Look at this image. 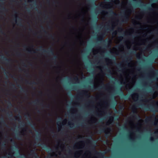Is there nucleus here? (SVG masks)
I'll list each match as a JSON object with an SVG mask.
<instances>
[{
	"label": "nucleus",
	"mask_w": 158,
	"mask_h": 158,
	"mask_svg": "<svg viewBox=\"0 0 158 158\" xmlns=\"http://www.w3.org/2000/svg\"><path fill=\"white\" fill-rule=\"evenodd\" d=\"M155 107L152 105H150L147 106H144L141 104L140 106L147 111L150 110L152 112H158V103L156 102L154 104Z\"/></svg>",
	"instance_id": "nucleus-1"
},
{
	"label": "nucleus",
	"mask_w": 158,
	"mask_h": 158,
	"mask_svg": "<svg viewBox=\"0 0 158 158\" xmlns=\"http://www.w3.org/2000/svg\"><path fill=\"white\" fill-rule=\"evenodd\" d=\"M42 48V46H40L39 50H37L41 51L43 53H47L48 54L53 55V57L52 60L56 61V60L57 58V56L54 55L53 50L51 48H50L47 50Z\"/></svg>",
	"instance_id": "nucleus-2"
},
{
	"label": "nucleus",
	"mask_w": 158,
	"mask_h": 158,
	"mask_svg": "<svg viewBox=\"0 0 158 158\" xmlns=\"http://www.w3.org/2000/svg\"><path fill=\"white\" fill-rule=\"evenodd\" d=\"M110 128L106 127L104 126L101 129L98 131V133L101 134L102 132L105 133V136L106 138H108L110 134Z\"/></svg>",
	"instance_id": "nucleus-3"
},
{
	"label": "nucleus",
	"mask_w": 158,
	"mask_h": 158,
	"mask_svg": "<svg viewBox=\"0 0 158 158\" xmlns=\"http://www.w3.org/2000/svg\"><path fill=\"white\" fill-rule=\"evenodd\" d=\"M123 15H121V17L123 18V19L121 21L123 23H126L128 21L129 18V15H127L125 11H123L122 13Z\"/></svg>",
	"instance_id": "nucleus-4"
},
{
	"label": "nucleus",
	"mask_w": 158,
	"mask_h": 158,
	"mask_svg": "<svg viewBox=\"0 0 158 158\" xmlns=\"http://www.w3.org/2000/svg\"><path fill=\"white\" fill-rule=\"evenodd\" d=\"M118 94L119 95L122 99H129L130 97L128 96L125 95L123 92L121 88H120L118 89Z\"/></svg>",
	"instance_id": "nucleus-5"
},
{
	"label": "nucleus",
	"mask_w": 158,
	"mask_h": 158,
	"mask_svg": "<svg viewBox=\"0 0 158 158\" xmlns=\"http://www.w3.org/2000/svg\"><path fill=\"white\" fill-rule=\"evenodd\" d=\"M134 6H139V7H144L146 5L143 4V2L141 0H139L134 4Z\"/></svg>",
	"instance_id": "nucleus-6"
},
{
	"label": "nucleus",
	"mask_w": 158,
	"mask_h": 158,
	"mask_svg": "<svg viewBox=\"0 0 158 158\" xmlns=\"http://www.w3.org/2000/svg\"><path fill=\"white\" fill-rule=\"evenodd\" d=\"M41 28L43 31L45 33V34H48V36L49 38H51L53 40H54L55 39L54 35L48 34V32L45 30L43 26H41Z\"/></svg>",
	"instance_id": "nucleus-7"
},
{
	"label": "nucleus",
	"mask_w": 158,
	"mask_h": 158,
	"mask_svg": "<svg viewBox=\"0 0 158 158\" xmlns=\"http://www.w3.org/2000/svg\"><path fill=\"white\" fill-rule=\"evenodd\" d=\"M105 35V33H102L100 35V37L97 39V40L99 42H101L102 41L105 42L103 40V38Z\"/></svg>",
	"instance_id": "nucleus-8"
},
{
	"label": "nucleus",
	"mask_w": 158,
	"mask_h": 158,
	"mask_svg": "<svg viewBox=\"0 0 158 158\" xmlns=\"http://www.w3.org/2000/svg\"><path fill=\"white\" fill-rule=\"evenodd\" d=\"M148 69L151 72L158 73V70L155 69L154 68L152 65L149 66L148 67Z\"/></svg>",
	"instance_id": "nucleus-9"
},
{
	"label": "nucleus",
	"mask_w": 158,
	"mask_h": 158,
	"mask_svg": "<svg viewBox=\"0 0 158 158\" xmlns=\"http://www.w3.org/2000/svg\"><path fill=\"white\" fill-rule=\"evenodd\" d=\"M103 12H105L107 14H109L111 16H117V15L115 12H114L112 10H109L108 12H105L103 11Z\"/></svg>",
	"instance_id": "nucleus-10"
},
{
	"label": "nucleus",
	"mask_w": 158,
	"mask_h": 158,
	"mask_svg": "<svg viewBox=\"0 0 158 158\" xmlns=\"http://www.w3.org/2000/svg\"><path fill=\"white\" fill-rule=\"evenodd\" d=\"M40 146H42L48 152H51L53 151V150L52 149L49 148L46 144H44V143L41 144Z\"/></svg>",
	"instance_id": "nucleus-11"
},
{
	"label": "nucleus",
	"mask_w": 158,
	"mask_h": 158,
	"mask_svg": "<svg viewBox=\"0 0 158 158\" xmlns=\"http://www.w3.org/2000/svg\"><path fill=\"white\" fill-rule=\"evenodd\" d=\"M31 155H32L35 158H37L38 156L35 152V150H32L31 151Z\"/></svg>",
	"instance_id": "nucleus-12"
},
{
	"label": "nucleus",
	"mask_w": 158,
	"mask_h": 158,
	"mask_svg": "<svg viewBox=\"0 0 158 158\" xmlns=\"http://www.w3.org/2000/svg\"><path fill=\"white\" fill-rule=\"evenodd\" d=\"M124 109V107L123 106H120L119 107V110H117L116 113L119 114H122L123 111Z\"/></svg>",
	"instance_id": "nucleus-13"
},
{
	"label": "nucleus",
	"mask_w": 158,
	"mask_h": 158,
	"mask_svg": "<svg viewBox=\"0 0 158 158\" xmlns=\"http://www.w3.org/2000/svg\"><path fill=\"white\" fill-rule=\"evenodd\" d=\"M97 154L101 158H107V157L105 156H104L105 153L102 152H97Z\"/></svg>",
	"instance_id": "nucleus-14"
},
{
	"label": "nucleus",
	"mask_w": 158,
	"mask_h": 158,
	"mask_svg": "<svg viewBox=\"0 0 158 158\" xmlns=\"http://www.w3.org/2000/svg\"><path fill=\"white\" fill-rule=\"evenodd\" d=\"M79 95L81 96L82 94L85 95V96L89 97L90 96L88 94V92L86 91H82V92H80L79 93Z\"/></svg>",
	"instance_id": "nucleus-15"
},
{
	"label": "nucleus",
	"mask_w": 158,
	"mask_h": 158,
	"mask_svg": "<svg viewBox=\"0 0 158 158\" xmlns=\"http://www.w3.org/2000/svg\"><path fill=\"white\" fill-rule=\"evenodd\" d=\"M2 60H3L4 61L7 63H8L10 62V60L7 58L6 57L3 56L2 57Z\"/></svg>",
	"instance_id": "nucleus-16"
},
{
	"label": "nucleus",
	"mask_w": 158,
	"mask_h": 158,
	"mask_svg": "<svg viewBox=\"0 0 158 158\" xmlns=\"http://www.w3.org/2000/svg\"><path fill=\"white\" fill-rule=\"evenodd\" d=\"M41 134L40 133H38L36 134V139L37 140L39 141H41Z\"/></svg>",
	"instance_id": "nucleus-17"
},
{
	"label": "nucleus",
	"mask_w": 158,
	"mask_h": 158,
	"mask_svg": "<svg viewBox=\"0 0 158 158\" xmlns=\"http://www.w3.org/2000/svg\"><path fill=\"white\" fill-rule=\"evenodd\" d=\"M16 23H17V25L20 26L21 27H24V26L23 25L22 23L21 22V19H19L18 21L16 20Z\"/></svg>",
	"instance_id": "nucleus-18"
},
{
	"label": "nucleus",
	"mask_w": 158,
	"mask_h": 158,
	"mask_svg": "<svg viewBox=\"0 0 158 158\" xmlns=\"http://www.w3.org/2000/svg\"><path fill=\"white\" fill-rule=\"evenodd\" d=\"M97 88L98 87H96L95 86H94L93 87H91V86H88L87 87V88L88 89H89V88H90V89L91 90H96V89H98Z\"/></svg>",
	"instance_id": "nucleus-19"
},
{
	"label": "nucleus",
	"mask_w": 158,
	"mask_h": 158,
	"mask_svg": "<svg viewBox=\"0 0 158 158\" xmlns=\"http://www.w3.org/2000/svg\"><path fill=\"white\" fill-rule=\"evenodd\" d=\"M15 137L16 139L20 140L22 138V136L20 134H16L15 135Z\"/></svg>",
	"instance_id": "nucleus-20"
},
{
	"label": "nucleus",
	"mask_w": 158,
	"mask_h": 158,
	"mask_svg": "<svg viewBox=\"0 0 158 158\" xmlns=\"http://www.w3.org/2000/svg\"><path fill=\"white\" fill-rule=\"evenodd\" d=\"M26 83L27 84H29L30 85H35L37 84V83L34 81H33L32 82L29 83V82L27 80L25 81Z\"/></svg>",
	"instance_id": "nucleus-21"
},
{
	"label": "nucleus",
	"mask_w": 158,
	"mask_h": 158,
	"mask_svg": "<svg viewBox=\"0 0 158 158\" xmlns=\"http://www.w3.org/2000/svg\"><path fill=\"white\" fill-rule=\"evenodd\" d=\"M18 86L20 88V91L21 92H23L24 93H27V90H25L23 88L21 85H18Z\"/></svg>",
	"instance_id": "nucleus-22"
},
{
	"label": "nucleus",
	"mask_w": 158,
	"mask_h": 158,
	"mask_svg": "<svg viewBox=\"0 0 158 158\" xmlns=\"http://www.w3.org/2000/svg\"><path fill=\"white\" fill-rule=\"evenodd\" d=\"M8 103V107H11L12 106V104L10 101H8L7 102Z\"/></svg>",
	"instance_id": "nucleus-23"
},
{
	"label": "nucleus",
	"mask_w": 158,
	"mask_h": 158,
	"mask_svg": "<svg viewBox=\"0 0 158 158\" xmlns=\"http://www.w3.org/2000/svg\"><path fill=\"white\" fill-rule=\"evenodd\" d=\"M0 33L2 34L3 35H6L5 33L2 30V28L1 25H0Z\"/></svg>",
	"instance_id": "nucleus-24"
},
{
	"label": "nucleus",
	"mask_w": 158,
	"mask_h": 158,
	"mask_svg": "<svg viewBox=\"0 0 158 158\" xmlns=\"http://www.w3.org/2000/svg\"><path fill=\"white\" fill-rule=\"evenodd\" d=\"M113 119H114V118H113V117H110L109 120V121L107 123V125H109L108 123H110V122H112L113 120Z\"/></svg>",
	"instance_id": "nucleus-25"
},
{
	"label": "nucleus",
	"mask_w": 158,
	"mask_h": 158,
	"mask_svg": "<svg viewBox=\"0 0 158 158\" xmlns=\"http://www.w3.org/2000/svg\"><path fill=\"white\" fill-rule=\"evenodd\" d=\"M87 140L89 142L91 141V144L93 142H94V141L93 140L91 136H90L89 137V139H87Z\"/></svg>",
	"instance_id": "nucleus-26"
},
{
	"label": "nucleus",
	"mask_w": 158,
	"mask_h": 158,
	"mask_svg": "<svg viewBox=\"0 0 158 158\" xmlns=\"http://www.w3.org/2000/svg\"><path fill=\"white\" fill-rule=\"evenodd\" d=\"M88 1L89 3L92 4L93 5L95 4L94 0H88Z\"/></svg>",
	"instance_id": "nucleus-27"
},
{
	"label": "nucleus",
	"mask_w": 158,
	"mask_h": 158,
	"mask_svg": "<svg viewBox=\"0 0 158 158\" xmlns=\"http://www.w3.org/2000/svg\"><path fill=\"white\" fill-rule=\"evenodd\" d=\"M1 123H2L4 125H6V123L4 120L3 118H1Z\"/></svg>",
	"instance_id": "nucleus-28"
},
{
	"label": "nucleus",
	"mask_w": 158,
	"mask_h": 158,
	"mask_svg": "<svg viewBox=\"0 0 158 158\" xmlns=\"http://www.w3.org/2000/svg\"><path fill=\"white\" fill-rule=\"evenodd\" d=\"M122 57H124V58H125V59H126L127 60H128V61H131V58H130V59L129 60H128V59L129 58V57H127L126 56V55H124L123 56H122Z\"/></svg>",
	"instance_id": "nucleus-29"
},
{
	"label": "nucleus",
	"mask_w": 158,
	"mask_h": 158,
	"mask_svg": "<svg viewBox=\"0 0 158 158\" xmlns=\"http://www.w3.org/2000/svg\"><path fill=\"white\" fill-rule=\"evenodd\" d=\"M40 101L38 99L34 101H33L32 102V103H33L34 104H36L37 103V102L39 103V102Z\"/></svg>",
	"instance_id": "nucleus-30"
},
{
	"label": "nucleus",
	"mask_w": 158,
	"mask_h": 158,
	"mask_svg": "<svg viewBox=\"0 0 158 158\" xmlns=\"http://www.w3.org/2000/svg\"><path fill=\"white\" fill-rule=\"evenodd\" d=\"M151 117H148L146 118L145 121L147 122V121H150L151 120Z\"/></svg>",
	"instance_id": "nucleus-31"
},
{
	"label": "nucleus",
	"mask_w": 158,
	"mask_h": 158,
	"mask_svg": "<svg viewBox=\"0 0 158 158\" xmlns=\"http://www.w3.org/2000/svg\"><path fill=\"white\" fill-rule=\"evenodd\" d=\"M7 115L8 117H11L13 116V114L12 112H11L10 114H9V113H7Z\"/></svg>",
	"instance_id": "nucleus-32"
},
{
	"label": "nucleus",
	"mask_w": 158,
	"mask_h": 158,
	"mask_svg": "<svg viewBox=\"0 0 158 158\" xmlns=\"http://www.w3.org/2000/svg\"><path fill=\"white\" fill-rule=\"evenodd\" d=\"M106 29L107 30L110 31H114V28H113V27H112L111 28H110V27H107V28H106Z\"/></svg>",
	"instance_id": "nucleus-33"
},
{
	"label": "nucleus",
	"mask_w": 158,
	"mask_h": 158,
	"mask_svg": "<svg viewBox=\"0 0 158 158\" xmlns=\"http://www.w3.org/2000/svg\"><path fill=\"white\" fill-rule=\"evenodd\" d=\"M152 6H148V7H147V9L149 10H153V9H152V8L151 7Z\"/></svg>",
	"instance_id": "nucleus-34"
},
{
	"label": "nucleus",
	"mask_w": 158,
	"mask_h": 158,
	"mask_svg": "<svg viewBox=\"0 0 158 158\" xmlns=\"http://www.w3.org/2000/svg\"><path fill=\"white\" fill-rule=\"evenodd\" d=\"M2 10L4 12H6L7 11V10L5 7H2Z\"/></svg>",
	"instance_id": "nucleus-35"
},
{
	"label": "nucleus",
	"mask_w": 158,
	"mask_h": 158,
	"mask_svg": "<svg viewBox=\"0 0 158 158\" xmlns=\"http://www.w3.org/2000/svg\"><path fill=\"white\" fill-rule=\"evenodd\" d=\"M74 80L76 81H79L78 77L77 76H76L74 78Z\"/></svg>",
	"instance_id": "nucleus-36"
},
{
	"label": "nucleus",
	"mask_w": 158,
	"mask_h": 158,
	"mask_svg": "<svg viewBox=\"0 0 158 158\" xmlns=\"http://www.w3.org/2000/svg\"><path fill=\"white\" fill-rule=\"evenodd\" d=\"M16 55L18 56H22V54L20 52H17L16 53Z\"/></svg>",
	"instance_id": "nucleus-37"
},
{
	"label": "nucleus",
	"mask_w": 158,
	"mask_h": 158,
	"mask_svg": "<svg viewBox=\"0 0 158 158\" xmlns=\"http://www.w3.org/2000/svg\"><path fill=\"white\" fill-rule=\"evenodd\" d=\"M71 89H72L76 90L77 89V86H73L71 87Z\"/></svg>",
	"instance_id": "nucleus-38"
},
{
	"label": "nucleus",
	"mask_w": 158,
	"mask_h": 158,
	"mask_svg": "<svg viewBox=\"0 0 158 158\" xmlns=\"http://www.w3.org/2000/svg\"><path fill=\"white\" fill-rule=\"evenodd\" d=\"M24 73H26V76H27L28 75H29V73H28V70H25L24 71Z\"/></svg>",
	"instance_id": "nucleus-39"
},
{
	"label": "nucleus",
	"mask_w": 158,
	"mask_h": 158,
	"mask_svg": "<svg viewBox=\"0 0 158 158\" xmlns=\"http://www.w3.org/2000/svg\"><path fill=\"white\" fill-rule=\"evenodd\" d=\"M68 125L69 126V127L71 128H72L73 127L71 126L72 125H73V124L72 123H69Z\"/></svg>",
	"instance_id": "nucleus-40"
},
{
	"label": "nucleus",
	"mask_w": 158,
	"mask_h": 158,
	"mask_svg": "<svg viewBox=\"0 0 158 158\" xmlns=\"http://www.w3.org/2000/svg\"><path fill=\"white\" fill-rule=\"evenodd\" d=\"M106 71L108 72L110 74H112L111 71L109 69H106Z\"/></svg>",
	"instance_id": "nucleus-41"
},
{
	"label": "nucleus",
	"mask_w": 158,
	"mask_h": 158,
	"mask_svg": "<svg viewBox=\"0 0 158 158\" xmlns=\"http://www.w3.org/2000/svg\"><path fill=\"white\" fill-rule=\"evenodd\" d=\"M10 84H11V85L14 88H16V87L15 85L14 84L12 83H11L10 82Z\"/></svg>",
	"instance_id": "nucleus-42"
},
{
	"label": "nucleus",
	"mask_w": 158,
	"mask_h": 158,
	"mask_svg": "<svg viewBox=\"0 0 158 158\" xmlns=\"http://www.w3.org/2000/svg\"><path fill=\"white\" fill-rule=\"evenodd\" d=\"M130 9H129L128 10V11L129 12H130V11H132V10H131V9H132L133 8L131 6H130Z\"/></svg>",
	"instance_id": "nucleus-43"
},
{
	"label": "nucleus",
	"mask_w": 158,
	"mask_h": 158,
	"mask_svg": "<svg viewBox=\"0 0 158 158\" xmlns=\"http://www.w3.org/2000/svg\"><path fill=\"white\" fill-rule=\"evenodd\" d=\"M117 31H114L113 32V33L112 34L113 35H116L117 34Z\"/></svg>",
	"instance_id": "nucleus-44"
},
{
	"label": "nucleus",
	"mask_w": 158,
	"mask_h": 158,
	"mask_svg": "<svg viewBox=\"0 0 158 158\" xmlns=\"http://www.w3.org/2000/svg\"><path fill=\"white\" fill-rule=\"evenodd\" d=\"M27 51L28 52L30 53H31L32 52V51L31 50H29V49H27Z\"/></svg>",
	"instance_id": "nucleus-45"
},
{
	"label": "nucleus",
	"mask_w": 158,
	"mask_h": 158,
	"mask_svg": "<svg viewBox=\"0 0 158 158\" xmlns=\"http://www.w3.org/2000/svg\"><path fill=\"white\" fill-rule=\"evenodd\" d=\"M15 18L16 19L17 17V16L16 15V14H17V12L16 11H15Z\"/></svg>",
	"instance_id": "nucleus-46"
},
{
	"label": "nucleus",
	"mask_w": 158,
	"mask_h": 158,
	"mask_svg": "<svg viewBox=\"0 0 158 158\" xmlns=\"http://www.w3.org/2000/svg\"><path fill=\"white\" fill-rule=\"evenodd\" d=\"M140 54H137L136 55V56L137 58H139L140 57Z\"/></svg>",
	"instance_id": "nucleus-47"
},
{
	"label": "nucleus",
	"mask_w": 158,
	"mask_h": 158,
	"mask_svg": "<svg viewBox=\"0 0 158 158\" xmlns=\"http://www.w3.org/2000/svg\"><path fill=\"white\" fill-rule=\"evenodd\" d=\"M2 146L3 147H5V143L4 142H3L2 144Z\"/></svg>",
	"instance_id": "nucleus-48"
},
{
	"label": "nucleus",
	"mask_w": 158,
	"mask_h": 158,
	"mask_svg": "<svg viewBox=\"0 0 158 158\" xmlns=\"http://www.w3.org/2000/svg\"><path fill=\"white\" fill-rule=\"evenodd\" d=\"M91 149H92V150H95V147L94 146H91Z\"/></svg>",
	"instance_id": "nucleus-49"
},
{
	"label": "nucleus",
	"mask_w": 158,
	"mask_h": 158,
	"mask_svg": "<svg viewBox=\"0 0 158 158\" xmlns=\"http://www.w3.org/2000/svg\"><path fill=\"white\" fill-rule=\"evenodd\" d=\"M150 140L151 141H153L154 140V138L153 137H151L150 138Z\"/></svg>",
	"instance_id": "nucleus-50"
},
{
	"label": "nucleus",
	"mask_w": 158,
	"mask_h": 158,
	"mask_svg": "<svg viewBox=\"0 0 158 158\" xmlns=\"http://www.w3.org/2000/svg\"><path fill=\"white\" fill-rule=\"evenodd\" d=\"M136 53L135 51H132L131 52V53L132 54H134V53Z\"/></svg>",
	"instance_id": "nucleus-51"
},
{
	"label": "nucleus",
	"mask_w": 158,
	"mask_h": 158,
	"mask_svg": "<svg viewBox=\"0 0 158 158\" xmlns=\"http://www.w3.org/2000/svg\"><path fill=\"white\" fill-rule=\"evenodd\" d=\"M19 71L21 72H22L23 71V70L21 68H19Z\"/></svg>",
	"instance_id": "nucleus-52"
},
{
	"label": "nucleus",
	"mask_w": 158,
	"mask_h": 158,
	"mask_svg": "<svg viewBox=\"0 0 158 158\" xmlns=\"http://www.w3.org/2000/svg\"><path fill=\"white\" fill-rule=\"evenodd\" d=\"M2 69L4 71V72H6V69H4V68H2Z\"/></svg>",
	"instance_id": "nucleus-53"
},
{
	"label": "nucleus",
	"mask_w": 158,
	"mask_h": 158,
	"mask_svg": "<svg viewBox=\"0 0 158 158\" xmlns=\"http://www.w3.org/2000/svg\"><path fill=\"white\" fill-rule=\"evenodd\" d=\"M102 89H105L106 88V87L104 85V86H102Z\"/></svg>",
	"instance_id": "nucleus-54"
},
{
	"label": "nucleus",
	"mask_w": 158,
	"mask_h": 158,
	"mask_svg": "<svg viewBox=\"0 0 158 158\" xmlns=\"http://www.w3.org/2000/svg\"><path fill=\"white\" fill-rule=\"evenodd\" d=\"M100 6L101 7H103V3H102L100 5Z\"/></svg>",
	"instance_id": "nucleus-55"
},
{
	"label": "nucleus",
	"mask_w": 158,
	"mask_h": 158,
	"mask_svg": "<svg viewBox=\"0 0 158 158\" xmlns=\"http://www.w3.org/2000/svg\"><path fill=\"white\" fill-rule=\"evenodd\" d=\"M120 40H122V39L123 38V37L122 36H120L119 37Z\"/></svg>",
	"instance_id": "nucleus-56"
},
{
	"label": "nucleus",
	"mask_w": 158,
	"mask_h": 158,
	"mask_svg": "<svg viewBox=\"0 0 158 158\" xmlns=\"http://www.w3.org/2000/svg\"><path fill=\"white\" fill-rule=\"evenodd\" d=\"M29 125L31 126H32L33 125V124H32V123L30 122H29Z\"/></svg>",
	"instance_id": "nucleus-57"
},
{
	"label": "nucleus",
	"mask_w": 158,
	"mask_h": 158,
	"mask_svg": "<svg viewBox=\"0 0 158 158\" xmlns=\"http://www.w3.org/2000/svg\"><path fill=\"white\" fill-rule=\"evenodd\" d=\"M27 11L28 12V13H30V12H31L30 10L29 9H27Z\"/></svg>",
	"instance_id": "nucleus-58"
},
{
	"label": "nucleus",
	"mask_w": 158,
	"mask_h": 158,
	"mask_svg": "<svg viewBox=\"0 0 158 158\" xmlns=\"http://www.w3.org/2000/svg\"><path fill=\"white\" fill-rule=\"evenodd\" d=\"M118 29V30H121V31H123V29H122V27L119 28Z\"/></svg>",
	"instance_id": "nucleus-59"
},
{
	"label": "nucleus",
	"mask_w": 158,
	"mask_h": 158,
	"mask_svg": "<svg viewBox=\"0 0 158 158\" xmlns=\"http://www.w3.org/2000/svg\"><path fill=\"white\" fill-rule=\"evenodd\" d=\"M29 30L30 31L32 32L33 31L32 29L31 28H30L29 29Z\"/></svg>",
	"instance_id": "nucleus-60"
},
{
	"label": "nucleus",
	"mask_w": 158,
	"mask_h": 158,
	"mask_svg": "<svg viewBox=\"0 0 158 158\" xmlns=\"http://www.w3.org/2000/svg\"><path fill=\"white\" fill-rule=\"evenodd\" d=\"M29 64L31 66H32V63H29Z\"/></svg>",
	"instance_id": "nucleus-61"
},
{
	"label": "nucleus",
	"mask_w": 158,
	"mask_h": 158,
	"mask_svg": "<svg viewBox=\"0 0 158 158\" xmlns=\"http://www.w3.org/2000/svg\"><path fill=\"white\" fill-rule=\"evenodd\" d=\"M42 37L40 35H39L38 36V38H41Z\"/></svg>",
	"instance_id": "nucleus-62"
},
{
	"label": "nucleus",
	"mask_w": 158,
	"mask_h": 158,
	"mask_svg": "<svg viewBox=\"0 0 158 158\" xmlns=\"http://www.w3.org/2000/svg\"><path fill=\"white\" fill-rule=\"evenodd\" d=\"M10 75L11 77L13 78V75H12L11 74H10Z\"/></svg>",
	"instance_id": "nucleus-63"
},
{
	"label": "nucleus",
	"mask_w": 158,
	"mask_h": 158,
	"mask_svg": "<svg viewBox=\"0 0 158 158\" xmlns=\"http://www.w3.org/2000/svg\"><path fill=\"white\" fill-rule=\"evenodd\" d=\"M155 87H156V88L158 89V85H156L155 86Z\"/></svg>",
	"instance_id": "nucleus-64"
}]
</instances>
